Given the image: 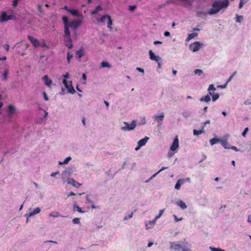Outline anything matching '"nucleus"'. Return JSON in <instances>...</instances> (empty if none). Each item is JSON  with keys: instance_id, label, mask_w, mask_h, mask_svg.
Segmentation results:
<instances>
[{"instance_id": "f257e3e1", "label": "nucleus", "mask_w": 251, "mask_h": 251, "mask_svg": "<svg viewBox=\"0 0 251 251\" xmlns=\"http://www.w3.org/2000/svg\"><path fill=\"white\" fill-rule=\"evenodd\" d=\"M229 5L228 0L222 1H215L212 4V8L208 11V14L212 15L218 13L221 9L226 8Z\"/></svg>"}, {"instance_id": "f03ea898", "label": "nucleus", "mask_w": 251, "mask_h": 251, "mask_svg": "<svg viewBox=\"0 0 251 251\" xmlns=\"http://www.w3.org/2000/svg\"><path fill=\"white\" fill-rule=\"evenodd\" d=\"M97 206L95 205H91V206L88 205L86 206L80 207L78 205H74V210L80 213H85L88 212L90 210V208L92 209L96 208Z\"/></svg>"}, {"instance_id": "7ed1b4c3", "label": "nucleus", "mask_w": 251, "mask_h": 251, "mask_svg": "<svg viewBox=\"0 0 251 251\" xmlns=\"http://www.w3.org/2000/svg\"><path fill=\"white\" fill-rule=\"evenodd\" d=\"M40 211L41 210L39 207H37L33 210L31 208L29 209L28 211L25 214V216L26 217V223L28 222V219L29 217L39 213Z\"/></svg>"}, {"instance_id": "20e7f679", "label": "nucleus", "mask_w": 251, "mask_h": 251, "mask_svg": "<svg viewBox=\"0 0 251 251\" xmlns=\"http://www.w3.org/2000/svg\"><path fill=\"white\" fill-rule=\"evenodd\" d=\"M126 126L122 127L121 129L125 131H129L133 130L136 126V121L132 120L131 124H129L127 122H124Z\"/></svg>"}, {"instance_id": "39448f33", "label": "nucleus", "mask_w": 251, "mask_h": 251, "mask_svg": "<svg viewBox=\"0 0 251 251\" xmlns=\"http://www.w3.org/2000/svg\"><path fill=\"white\" fill-rule=\"evenodd\" d=\"M13 18V15H7L5 12H2L0 15V23H3L8 20H12Z\"/></svg>"}, {"instance_id": "423d86ee", "label": "nucleus", "mask_w": 251, "mask_h": 251, "mask_svg": "<svg viewBox=\"0 0 251 251\" xmlns=\"http://www.w3.org/2000/svg\"><path fill=\"white\" fill-rule=\"evenodd\" d=\"M63 83L66 88L67 89L69 93L71 94H74L75 92L73 86H72V81L70 82V84H68L67 81L65 79L63 80Z\"/></svg>"}, {"instance_id": "0eeeda50", "label": "nucleus", "mask_w": 251, "mask_h": 251, "mask_svg": "<svg viewBox=\"0 0 251 251\" xmlns=\"http://www.w3.org/2000/svg\"><path fill=\"white\" fill-rule=\"evenodd\" d=\"M201 46H202V44H201L199 42L196 41L190 44L189 48L190 50L193 52H196L200 50Z\"/></svg>"}, {"instance_id": "6e6552de", "label": "nucleus", "mask_w": 251, "mask_h": 251, "mask_svg": "<svg viewBox=\"0 0 251 251\" xmlns=\"http://www.w3.org/2000/svg\"><path fill=\"white\" fill-rule=\"evenodd\" d=\"M27 38L35 48H38L40 46V43L37 39L33 38L30 35H28Z\"/></svg>"}, {"instance_id": "1a4fd4ad", "label": "nucleus", "mask_w": 251, "mask_h": 251, "mask_svg": "<svg viewBox=\"0 0 251 251\" xmlns=\"http://www.w3.org/2000/svg\"><path fill=\"white\" fill-rule=\"evenodd\" d=\"M170 248L176 251H178L183 249H184L180 244L177 243L176 242H171Z\"/></svg>"}, {"instance_id": "9d476101", "label": "nucleus", "mask_w": 251, "mask_h": 251, "mask_svg": "<svg viewBox=\"0 0 251 251\" xmlns=\"http://www.w3.org/2000/svg\"><path fill=\"white\" fill-rule=\"evenodd\" d=\"M178 148V136H176L175 137L173 143L171 146L170 149L172 151H174L176 150Z\"/></svg>"}, {"instance_id": "9b49d317", "label": "nucleus", "mask_w": 251, "mask_h": 251, "mask_svg": "<svg viewBox=\"0 0 251 251\" xmlns=\"http://www.w3.org/2000/svg\"><path fill=\"white\" fill-rule=\"evenodd\" d=\"M81 22L79 21L74 20L71 21L69 24V26L70 27L75 29L80 25Z\"/></svg>"}, {"instance_id": "f8f14e48", "label": "nucleus", "mask_w": 251, "mask_h": 251, "mask_svg": "<svg viewBox=\"0 0 251 251\" xmlns=\"http://www.w3.org/2000/svg\"><path fill=\"white\" fill-rule=\"evenodd\" d=\"M155 223H156V222L154 220H153L152 221H146L145 224L146 228L147 229L152 228L154 227Z\"/></svg>"}, {"instance_id": "ddd939ff", "label": "nucleus", "mask_w": 251, "mask_h": 251, "mask_svg": "<svg viewBox=\"0 0 251 251\" xmlns=\"http://www.w3.org/2000/svg\"><path fill=\"white\" fill-rule=\"evenodd\" d=\"M64 42L65 46L69 49H71L73 47L72 41L70 37H65Z\"/></svg>"}, {"instance_id": "4468645a", "label": "nucleus", "mask_w": 251, "mask_h": 251, "mask_svg": "<svg viewBox=\"0 0 251 251\" xmlns=\"http://www.w3.org/2000/svg\"><path fill=\"white\" fill-rule=\"evenodd\" d=\"M149 55L151 60H155L157 62L160 61L161 59V58L159 56L155 55L151 50L149 51Z\"/></svg>"}, {"instance_id": "2eb2a0df", "label": "nucleus", "mask_w": 251, "mask_h": 251, "mask_svg": "<svg viewBox=\"0 0 251 251\" xmlns=\"http://www.w3.org/2000/svg\"><path fill=\"white\" fill-rule=\"evenodd\" d=\"M43 79L44 80V84L48 87H51V84L52 83L51 79H49L47 75H45L43 77Z\"/></svg>"}, {"instance_id": "dca6fc26", "label": "nucleus", "mask_w": 251, "mask_h": 251, "mask_svg": "<svg viewBox=\"0 0 251 251\" xmlns=\"http://www.w3.org/2000/svg\"><path fill=\"white\" fill-rule=\"evenodd\" d=\"M68 183L72 184L73 186L78 188L81 184L76 181L75 180H74L73 178H69L68 180Z\"/></svg>"}, {"instance_id": "f3484780", "label": "nucleus", "mask_w": 251, "mask_h": 251, "mask_svg": "<svg viewBox=\"0 0 251 251\" xmlns=\"http://www.w3.org/2000/svg\"><path fill=\"white\" fill-rule=\"evenodd\" d=\"M149 139V137L146 136L144 138L140 140L138 142L137 144L139 146V147H141L146 145Z\"/></svg>"}, {"instance_id": "a211bd4d", "label": "nucleus", "mask_w": 251, "mask_h": 251, "mask_svg": "<svg viewBox=\"0 0 251 251\" xmlns=\"http://www.w3.org/2000/svg\"><path fill=\"white\" fill-rule=\"evenodd\" d=\"M8 109L9 115H12L16 113V109L12 105H9Z\"/></svg>"}, {"instance_id": "6ab92c4d", "label": "nucleus", "mask_w": 251, "mask_h": 251, "mask_svg": "<svg viewBox=\"0 0 251 251\" xmlns=\"http://www.w3.org/2000/svg\"><path fill=\"white\" fill-rule=\"evenodd\" d=\"M113 25V22L110 16L108 17L107 19V28L109 29L110 31H111L112 29V25Z\"/></svg>"}, {"instance_id": "aec40b11", "label": "nucleus", "mask_w": 251, "mask_h": 251, "mask_svg": "<svg viewBox=\"0 0 251 251\" xmlns=\"http://www.w3.org/2000/svg\"><path fill=\"white\" fill-rule=\"evenodd\" d=\"M70 27L69 25L64 26V37H70V32L69 30Z\"/></svg>"}, {"instance_id": "412c9836", "label": "nucleus", "mask_w": 251, "mask_h": 251, "mask_svg": "<svg viewBox=\"0 0 251 251\" xmlns=\"http://www.w3.org/2000/svg\"><path fill=\"white\" fill-rule=\"evenodd\" d=\"M83 55V50L82 49H80V50H78L76 51V57L77 59H80L82 57Z\"/></svg>"}, {"instance_id": "4be33fe9", "label": "nucleus", "mask_w": 251, "mask_h": 251, "mask_svg": "<svg viewBox=\"0 0 251 251\" xmlns=\"http://www.w3.org/2000/svg\"><path fill=\"white\" fill-rule=\"evenodd\" d=\"M102 10V7L100 5H98L95 9L91 12L92 15H96L98 13V12L101 11Z\"/></svg>"}, {"instance_id": "5701e85b", "label": "nucleus", "mask_w": 251, "mask_h": 251, "mask_svg": "<svg viewBox=\"0 0 251 251\" xmlns=\"http://www.w3.org/2000/svg\"><path fill=\"white\" fill-rule=\"evenodd\" d=\"M198 36L197 33H192L191 34H189L188 35V37H187L186 41H189L194 38L195 37H196Z\"/></svg>"}, {"instance_id": "b1692460", "label": "nucleus", "mask_w": 251, "mask_h": 251, "mask_svg": "<svg viewBox=\"0 0 251 251\" xmlns=\"http://www.w3.org/2000/svg\"><path fill=\"white\" fill-rule=\"evenodd\" d=\"M211 99L209 95H207L205 96L202 97L200 99L201 101H205L206 102H209Z\"/></svg>"}, {"instance_id": "393cba45", "label": "nucleus", "mask_w": 251, "mask_h": 251, "mask_svg": "<svg viewBox=\"0 0 251 251\" xmlns=\"http://www.w3.org/2000/svg\"><path fill=\"white\" fill-rule=\"evenodd\" d=\"M49 216L52 217L53 218H56V217H60V216L62 217V216L60 214V213L56 211H53V212H51L49 214Z\"/></svg>"}, {"instance_id": "a878e982", "label": "nucleus", "mask_w": 251, "mask_h": 251, "mask_svg": "<svg viewBox=\"0 0 251 251\" xmlns=\"http://www.w3.org/2000/svg\"><path fill=\"white\" fill-rule=\"evenodd\" d=\"M221 143L225 149H229L230 146L228 145L226 140L221 141Z\"/></svg>"}, {"instance_id": "bb28decb", "label": "nucleus", "mask_w": 251, "mask_h": 251, "mask_svg": "<svg viewBox=\"0 0 251 251\" xmlns=\"http://www.w3.org/2000/svg\"><path fill=\"white\" fill-rule=\"evenodd\" d=\"M204 127H203L200 130H196L194 129L193 130V134L194 135L197 136L199 135L201 133H202L204 132Z\"/></svg>"}, {"instance_id": "cd10ccee", "label": "nucleus", "mask_w": 251, "mask_h": 251, "mask_svg": "<svg viewBox=\"0 0 251 251\" xmlns=\"http://www.w3.org/2000/svg\"><path fill=\"white\" fill-rule=\"evenodd\" d=\"M109 15H105L102 16L100 19L98 20V22L103 23L104 22L106 19H108V17H109Z\"/></svg>"}, {"instance_id": "c85d7f7f", "label": "nucleus", "mask_w": 251, "mask_h": 251, "mask_svg": "<svg viewBox=\"0 0 251 251\" xmlns=\"http://www.w3.org/2000/svg\"><path fill=\"white\" fill-rule=\"evenodd\" d=\"M62 21L64 23V26H66V25H69V22H68V18L67 16H63L62 17Z\"/></svg>"}, {"instance_id": "c756f323", "label": "nucleus", "mask_w": 251, "mask_h": 251, "mask_svg": "<svg viewBox=\"0 0 251 251\" xmlns=\"http://www.w3.org/2000/svg\"><path fill=\"white\" fill-rule=\"evenodd\" d=\"M164 212V209L160 210L159 211V213L155 217V218L153 220H155V221L156 222V221L161 217V216L163 214Z\"/></svg>"}, {"instance_id": "7c9ffc66", "label": "nucleus", "mask_w": 251, "mask_h": 251, "mask_svg": "<svg viewBox=\"0 0 251 251\" xmlns=\"http://www.w3.org/2000/svg\"><path fill=\"white\" fill-rule=\"evenodd\" d=\"M216 90L213 84H210L208 87V91L209 95L212 96V93H211V91H214Z\"/></svg>"}, {"instance_id": "2f4dec72", "label": "nucleus", "mask_w": 251, "mask_h": 251, "mask_svg": "<svg viewBox=\"0 0 251 251\" xmlns=\"http://www.w3.org/2000/svg\"><path fill=\"white\" fill-rule=\"evenodd\" d=\"M133 214V211H132L129 213L127 215H126L124 218V221H126L129 219H130L132 217Z\"/></svg>"}, {"instance_id": "473e14b6", "label": "nucleus", "mask_w": 251, "mask_h": 251, "mask_svg": "<svg viewBox=\"0 0 251 251\" xmlns=\"http://www.w3.org/2000/svg\"><path fill=\"white\" fill-rule=\"evenodd\" d=\"M68 12H70L71 14H72L74 16H78V12L76 10L70 9V10H68Z\"/></svg>"}, {"instance_id": "72a5a7b5", "label": "nucleus", "mask_w": 251, "mask_h": 251, "mask_svg": "<svg viewBox=\"0 0 251 251\" xmlns=\"http://www.w3.org/2000/svg\"><path fill=\"white\" fill-rule=\"evenodd\" d=\"M101 66L103 68L104 67H107L108 68H111V66L110 64H109L108 62H104V61H102L101 63Z\"/></svg>"}, {"instance_id": "f704fd0d", "label": "nucleus", "mask_w": 251, "mask_h": 251, "mask_svg": "<svg viewBox=\"0 0 251 251\" xmlns=\"http://www.w3.org/2000/svg\"><path fill=\"white\" fill-rule=\"evenodd\" d=\"M71 159V157L69 156L67 157L63 162H59L60 165L66 164Z\"/></svg>"}, {"instance_id": "c9c22d12", "label": "nucleus", "mask_w": 251, "mask_h": 251, "mask_svg": "<svg viewBox=\"0 0 251 251\" xmlns=\"http://www.w3.org/2000/svg\"><path fill=\"white\" fill-rule=\"evenodd\" d=\"M8 74V70H5L3 73V77L2 79L4 80H6L7 78Z\"/></svg>"}, {"instance_id": "e433bc0d", "label": "nucleus", "mask_w": 251, "mask_h": 251, "mask_svg": "<svg viewBox=\"0 0 251 251\" xmlns=\"http://www.w3.org/2000/svg\"><path fill=\"white\" fill-rule=\"evenodd\" d=\"M164 114L163 113H161L160 115H156L154 117L155 120H157V119H159L160 121H163L164 119Z\"/></svg>"}, {"instance_id": "4c0bfd02", "label": "nucleus", "mask_w": 251, "mask_h": 251, "mask_svg": "<svg viewBox=\"0 0 251 251\" xmlns=\"http://www.w3.org/2000/svg\"><path fill=\"white\" fill-rule=\"evenodd\" d=\"M210 249L211 251H225V250H223L220 248H215L210 247Z\"/></svg>"}, {"instance_id": "58836bf2", "label": "nucleus", "mask_w": 251, "mask_h": 251, "mask_svg": "<svg viewBox=\"0 0 251 251\" xmlns=\"http://www.w3.org/2000/svg\"><path fill=\"white\" fill-rule=\"evenodd\" d=\"M168 167H163L160 170H159L156 173H155V174H154L151 178L150 179H151L152 177H154L155 176H156L158 174H159L160 172H161V171L164 170H166L167 169H168Z\"/></svg>"}, {"instance_id": "ea45409f", "label": "nucleus", "mask_w": 251, "mask_h": 251, "mask_svg": "<svg viewBox=\"0 0 251 251\" xmlns=\"http://www.w3.org/2000/svg\"><path fill=\"white\" fill-rule=\"evenodd\" d=\"M72 222L74 224H80V219L78 218H74L72 220Z\"/></svg>"}, {"instance_id": "a19ab883", "label": "nucleus", "mask_w": 251, "mask_h": 251, "mask_svg": "<svg viewBox=\"0 0 251 251\" xmlns=\"http://www.w3.org/2000/svg\"><path fill=\"white\" fill-rule=\"evenodd\" d=\"M219 141V140L216 138H212L210 140V143L211 145L216 144Z\"/></svg>"}, {"instance_id": "79ce46f5", "label": "nucleus", "mask_w": 251, "mask_h": 251, "mask_svg": "<svg viewBox=\"0 0 251 251\" xmlns=\"http://www.w3.org/2000/svg\"><path fill=\"white\" fill-rule=\"evenodd\" d=\"M211 96L212 97V100L213 101H216L219 98V95L218 94H216L214 95L212 94Z\"/></svg>"}, {"instance_id": "37998d69", "label": "nucleus", "mask_w": 251, "mask_h": 251, "mask_svg": "<svg viewBox=\"0 0 251 251\" xmlns=\"http://www.w3.org/2000/svg\"><path fill=\"white\" fill-rule=\"evenodd\" d=\"M73 58V55L71 54L69 52L67 53V62L69 64L70 63L71 59Z\"/></svg>"}, {"instance_id": "c03bdc74", "label": "nucleus", "mask_w": 251, "mask_h": 251, "mask_svg": "<svg viewBox=\"0 0 251 251\" xmlns=\"http://www.w3.org/2000/svg\"><path fill=\"white\" fill-rule=\"evenodd\" d=\"M243 17L242 16L237 15L236 22L241 23L243 21Z\"/></svg>"}, {"instance_id": "a18cd8bd", "label": "nucleus", "mask_w": 251, "mask_h": 251, "mask_svg": "<svg viewBox=\"0 0 251 251\" xmlns=\"http://www.w3.org/2000/svg\"><path fill=\"white\" fill-rule=\"evenodd\" d=\"M195 73L196 75H200L201 74H202V71L201 69H197L195 70Z\"/></svg>"}, {"instance_id": "49530a36", "label": "nucleus", "mask_w": 251, "mask_h": 251, "mask_svg": "<svg viewBox=\"0 0 251 251\" xmlns=\"http://www.w3.org/2000/svg\"><path fill=\"white\" fill-rule=\"evenodd\" d=\"M207 13L206 12H202V11H198L197 13V16L198 17H201L202 15H206Z\"/></svg>"}, {"instance_id": "de8ad7c7", "label": "nucleus", "mask_w": 251, "mask_h": 251, "mask_svg": "<svg viewBox=\"0 0 251 251\" xmlns=\"http://www.w3.org/2000/svg\"><path fill=\"white\" fill-rule=\"evenodd\" d=\"M20 0H13L12 2V6L14 7H16L17 6L18 2Z\"/></svg>"}, {"instance_id": "09e8293b", "label": "nucleus", "mask_w": 251, "mask_h": 251, "mask_svg": "<svg viewBox=\"0 0 251 251\" xmlns=\"http://www.w3.org/2000/svg\"><path fill=\"white\" fill-rule=\"evenodd\" d=\"M173 217L174 218V219H175V222H177L178 221H182L183 218L182 217L180 218H178L177 217V216L175 215H173Z\"/></svg>"}, {"instance_id": "8fccbe9b", "label": "nucleus", "mask_w": 251, "mask_h": 251, "mask_svg": "<svg viewBox=\"0 0 251 251\" xmlns=\"http://www.w3.org/2000/svg\"><path fill=\"white\" fill-rule=\"evenodd\" d=\"M180 181H177L175 185V187L177 190L179 189L180 188L181 185H180Z\"/></svg>"}, {"instance_id": "3c124183", "label": "nucleus", "mask_w": 251, "mask_h": 251, "mask_svg": "<svg viewBox=\"0 0 251 251\" xmlns=\"http://www.w3.org/2000/svg\"><path fill=\"white\" fill-rule=\"evenodd\" d=\"M40 47L47 48V44H46V42H45V41L44 40H42V41L41 43H40Z\"/></svg>"}, {"instance_id": "603ef678", "label": "nucleus", "mask_w": 251, "mask_h": 251, "mask_svg": "<svg viewBox=\"0 0 251 251\" xmlns=\"http://www.w3.org/2000/svg\"><path fill=\"white\" fill-rule=\"evenodd\" d=\"M248 130H249V129H248V127L245 128V129H244V131L242 133V136H244V137H245L246 135V133H247Z\"/></svg>"}, {"instance_id": "864d4df0", "label": "nucleus", "mask_w": 251, "mask_h": 251, "mask_svg": "<svg viewBox=\"0 0 251 251\" xmlns=\"http://www.w3.org/2000/svg\"><path fill=\"white\" fill-rule=\"evenodd\" d=\"M43 97H44V100L46 101L48 100L49 99H48V96H47V94H46V93L45 92H43Z\"/></svg>"}, {"instance_id": "5fc2aeb1", "label": "nucleus", "mask_w": 251, "mask_h": 251, "mask_svg": "<svg viewBox=\"0 0 251 251\" xmlns=\"http://www.w3.org/2000/svg\"><path fill=\"white\" fill-rule=\"evenodd\" d=\"M37 10L38 11L41 13H43V11H42V6L40 4H38L37 6Z\"/></svg>"}, {"instance_id": "6e6d98bb", "label": "nucleus", "mask_w": 251, "mask_h": 251, "mask_svg": "<svg viewBox=\"0 0 251 251\" xmlns=\"http://www.w3.org/2000/svg\"><path fill=\"white\" fill-rule=\"evenodd\" d=\"M136 8V6L135 5H130L129 6V10L132 11H134L135 8Z\"/></svg>"}, {"instance_id": "4d7b16f0", "label": "nucleus", "mask_w": 251, "mask_h": 251, "mask_svg": "<svg viewBox=\"0 0 251 251\" xmlns=\"http://www.w3.org/2000/svg\"><path fill=\"white\" fill-rule=\"evenodd\" d=\"M236 73V72H234V73H233L231 75V76L229 77V78H228V79L227 80V82H226V84L227 83H228L229 81H230V80H231V79H232V78L234 76V75H235Z\"/></svg>"}, {"instance_id": "13d9d810", "label": "nucleus", "mask_w": 251, "mask_h": 251, "mask_svg": "<svg viewBox=\"0 0 251 251\" xmlns=\"http://www.w3.org/2000/svg\"><path fill=\"white\" fill-rule=\"evenodd\" d=\"M229 149H231L235 151H239V150L235 146H230L229 147Z\"/></svg>"}, {"instance_id": "bf43d9fd", "label": "nucleus", "mask_w": 251, "mask_h": 251, "mask_svg": "<svg viewBox=\"0 0 251 251\" xmlns=\"http://www.w3.org/2000/svg\"><path fill=\"white\" fill-rule=\"evenodd\" d=\"M63 77L64 78V79L66 80L69 77V75L68 73H67L66 74L63 75Z\"/></svg>"}, {"instance_id": "052dcab7", "label": "nucleus", "mask_w": 251, "mask_h": 251, "mask_svg": "<svg viewBox=\"0 0 251 251\" xmlns=\"http://www.w3.org/2000/svg\"><path fill=\"white\" fill-rule=\"evenodd\" d=\"M136 70L138 71L139 72H141V73H144V69H142L141 68H139V67L136 68Z\"/></svg>"}, {"instance_id": "680f3d73", "label": "nucleus", "mask_w": 251, "mask_h": 251, "mask_svg": "<svg viewBox=\"0 0 251 251\" xmlns=\"http://www.w3.org/2000/svg\"><path fill=\"white\" fill-rule=\"evenodd\" d=\"M4 48L6 51H8L9 49V46L8 44H6L4 46Z\"/></svg>"}, {"instance_id": "e2e57ef3", "label": "nucleus", "mask_w": 251, "mask_h": 251, "mask_svg": "<svg viewBox=\"0 0 251 251\" xmlns=\"http://www.w3.org/2000/svg\"><path fill=\"white\" fill-rule=\"evenodd\" d=\"M57 174H59V172L58 171L51 174H50V176L51 177H54Z\"/></svg>"}, {"instance_id": "0e129e2a", "label": "nucleus", "mask_w": 251, "mask_h": 251, "mask_svg": "<svg viewBox=\"0 0 251 251\" xmlns=\"http://www.w3.org/2000/svg\"><path fill=\"white\" fill-rule=\"evenodd\" d=\"M182 209H185L187 208V205H178Z\"/></svg>"}, {"instance_id": "69168bd1", "label": "nucleus", "mask_w": 251, "mask_h": 251, "mask_svg": "<svg viewBox=\"0 0 251 251\" xmlns=\"http://www.w3.org/2000/svg\"><path fill=\"white\" fill-rule=\"evenodd\" d=\"M164 36H165L167 37V36H169L170 35V33L169 31H165V32H164Z\"/></svg>"}, {"instance_id": "338daca9", "label": "nucleus", "mask_w": 251, "mask_h": 251, "mask_svg": "<svg viewBox=\"0 0 251 251\" xmlns=\"http://www.w3.org/2000/svg\"><path fill=\"white\" fill-rule=\"evenodd\" d=\"M153 44L155 45H157V44H162V42H161V41H154L153 42Z\"/></svg>"}, {"instance_id": "774afa93", "label": "nucleus", "mask_w": 251, "mask_h": 251, "mask_svg": "<svg viewBox=\"0 0 251 251\" xmlns=\"http://www.w3.org/2000/svg\"><path fill=\"white\" fill-rule=\"evenodd\" d=\"M244 104L245 105H250L251 104V102H250L248 100H246L244 101Z\"/></svg>"}]
</instances>
